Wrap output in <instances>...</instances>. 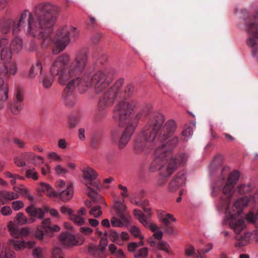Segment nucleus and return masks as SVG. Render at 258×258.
<instances>
[{
	"instance_id": "1",
	"label": "nucleus",
	"mask_w": 258,
	"mask_h": 258,
	"mask_svg": "<svg viewBox=\"0 0 258 258\" xmlns=\"http://www.w3.org/2000/svg\"><path fill=\"white\" fill-rule=\"evenodd\" d=\"M71 57L69 55L63 54L58 56L53 61L50 68V73L53 76H58V81L61 85H64L70 80L63 91L62 96L65 104L71 107L77 101L74 90L84 83L81 76L86 69L88 55L86 52L81 51L68 66Z\"/></svg>"
},
{
	"instance_id": "2",
	"label": "nucleus",
	"mask_w": 258,
	"mask_h": 258,
	"mask_svg": "<svg viewBox=\"0 0 258 258\" xmlns=\"http://www.w3.org/2000/svg\"><path fill=\"white\" fill-rule=\"evenodd\" d=\"M60 11L57 6L40 4L36 7L33 13L26 11L22 14L18 27L20 30L24 29L27 35L42 39V45L46 46L50 43L51 38L46 30L52 26Z\"/></svg>"
},
{
	"instance_id": "3",
	"label": "nucleus",
	"mask_w": 258,
	"mask_h": 258,
	"mask_svg": "<svg viewBox=\"0 0 258 258\" xmlns=\"http://www.w3.org/2000/svg\"><path fill=\"white\" fill-rule=\"evenodd\" d=\"M178 142V139L174 138L155 149V158L150 166L152 171L160 170L163 176H169L177 169L180 163L179 159L170 158L169 148L177 145Z\"/></svg>"
},
{
	"instance_id": "4",
	"label": "nucleus",
	"mask_w": 258,
	"mask_h": 258,
	"mask_svg": "<svg viewBox=\"0 0 258 258\" xmlns=\"http://www.w3.org/2000/svg\"><path fill=\"white\" fill-rule=\"evenodd\" d=\"M79 36V32L72 26H65L59 30L57 37L54 40L55 47L53 53L57 54L63 51L69 44L71 38L76 39Z\"/></svg>"
},
{
	"instance_id": "5",
	"label": "nucleus",
	"mask_w": 258,
	"mask_h": 258,
	"mask_svg": "<svg viewBox=\"0 0 258 258\" xmlns=\"http://www.w3.org/2000/svg\"><path fill=\"white\" fill-rule=\"evenodd\" d=\"M23 47L22 39L19 36H15L14 39L9 43L6 38L0 39V56L2 60L11 59L13 53L19 52Z\"/></svg>"
},
{
	"instance_id": "6",
	"label": "nucleus",
	"mask_w": 258,
	"mask_h": 258,
	"mask_svg": "<svg viewBox=\"0 0 258 258\" xmlns=\"http://www.w3.org/2000/svg\"><path fill=\"white\" fill-rule=\"evenodd\" d=\"M113 73L110 70L98 71L92 77V84L96 94L103 92L110 84Z\"/></svg>"
},
{
	"instance_id": "7",
	"label": "nucleus",
	"mask_w": 258,
	"mask_h": 258,
	"mask_svg": "<svg viewBox=\"0 0 258 258\" xmlns=\"http://www.w3.org/2000/svg\"><path fill=\"white\" fill-rule=\"evenodd\" d=\"M164 121V118L162 114L155 113L151 114L148 124L152 130L146 132L144 135L143 140L146 142H152L155 141L156 144L158 146V147L163 145L162 143L161 145L158 144L160 141L157 140L156 139L157 137V131L163 124Z\"/></svg>"
},
{
	"instance_id": "8",
	"label": "nucleus",
	"mask_w": 258,
	"mask_h": 258,
	"mask_svg": "<svg viewBox=\"0 0 258 258\" xmlns=\"http://www.w3.org/2000/svg\"><path fill=\"white\" fill-rule=\"evenodd\" d=\"M137 106V102L135 100H123L119 102L114 109V119L120 122L126 120Z\"/></svg>"
},
{
	"instance_id": "9",
	"label": "nucleus",
	"mask_w": 258,
	"mask_h": 258,
	"mask_svg": "<svg viewBox=\"0 0 258 258\" xmlns=\"http://www.w3.org/2000/svg\"><path fill=\"white\" fill-rule=\"evenodd\" d=\"M247 32L253 36L249 37L247 41L248 46L253 49V53L258 54V43L256 38H258V12L253 17V20L247 25Z\"/></svg>"
},
{
	"instance_id": "10",
	"label": "nucleus",
	"mask_w": 258,
	"mask_h": 258,
	"mask_svg": "<svg viewBox=\"0 0 258 258\" xmlns=\"http://www.w3.org/2000/svg\"><path fill=\"white\" fill-rule=\"evenodd\" d=\"M55 187L58 191V196L63 202H68L73 198L74 189L72 183L58 179L56 181Z\"/></svg>"
},
{
	"instance_id": "11",
	"label": "nucleus",
	"mask_w": 258,
	"mask_h": 258,
	"mask_svg": "<svg viewBox=\"0 0 258 258\" xmlns=\"http://www.w3.org/2000/svg\"><path fill=\"white\" fill-rule=\"evenodd\" d=\"M82 172L84 184L88 188H98V174L94 169L86 167L83 169Z\"/></svg>"
},
{
	"instance_id": "12",
	"label": "nucleus",
	"mask_w": 258,
	"mask_h": 258,
	"mask_svg": "<svg viewBox=\"0 0 258 258\" xmlns=\"http://www.w3.org/2000/svg\"><path fill=\"white\" fill-rule=\"evenodd\" d=\"M176 128L175 122L173 120H169L166 124L157 130L159 132L156 140L162 142L171 137Z\"/></svg>"
},
{
	"instance_id": "13",
	"label": "nucleus",
	"mask_w": 258,
	"mask_h": 258,
	"mask_svg": "<svg viewBox=\"0 0 258 258\" xmlns=\"http://www.w3.org/2000/svg\"><path fill=\"white\" fill-rule=\"evenodd\" d=\"M61 244L64 247H71L74 246L81 245L83 241L79 240L74 234L69 232L61 233L59 236Z\"/></svg>"
},
{
	"instance_id": "14",
	"label": "nucleus",
	"mask_w": 258,
	"mask_h": 258,
	"mask_svg": "<svg viewBox=\"0 0 258 258\" xmlns=\"http://www.w3.org/2000/svg\"><path fill=\"white\" fill-rule=\"evenodd\" d=\"M119 92V89L114 86L108 89L103 94L99 101L101 106H109L112 105L117 98Z\"/></svg>"
},
{
	"instance_id": "15",
	"label": "nucleus",
	"mask_w": 258,
	"mask_h": 258,
	"mask_svg": "<svg viewBox=\"0 0 258 258\" xmlns=\"http://www.w3.org/2000/svg\"><path fill=\"white\" fill-rule=\"evenodd\" d=\"M234 238L237 241L235 243V247H240L243 246L247 245L253 239L257 241L258 239L257 229L252 232L245 233L241 236L236 235Z\"/></svg>"
},
{
	"instance_id": "16",
	"label": "nucleus",
	"mask_w": 258,
	"mask_h": 258,
	"mask_svg": "<svg viewBox=\"0 0 258 258\" xmlns=\"http://www.w3.org/2000/svg\"><path fill=\"white\" fill-rule=\"evenodd\" d=\"M3 60L4 62L0 63V75L6 77H10L15 75L17 72V65L13 61Z\"/></svg>"
},
{
	"instance_id": "17",
	"label": "nucleus",
	"mask_w": 258,
	"mask_h": 258,
	"mask_svg": "<svg viewBox=\"0 0 258 258\" xmlns=\"http://www.w3.org/2000/svg\"><path fill=\"white\" fill-rule=\"evenodd\" d=\"M229 225L236 235H239L246 227L245 220L242 217L229 220Z\"/></svg>"
},
{
	"instance_id": "18",
	"label": "nucleus",
	"mask_w": 258,
	"mask_h": 258,
	"mask_svg": "<svg viewBox=\"0 0 258 258\" xmlns=\"http://www.w3.org/2000/svg\"><path fill=\"white\" fill-rule=\"evenodd\" d=\"M135 127V125L131 124L126 127L119 142L118 147L120 149L124 148L127 145L134 132Z\"/></svg>"
},
{
	"instance_id": "19",
	"label": "nucleus",
	"mask_w": 258,
	"mask_h": 258,
	"mask_svg": "<svg viewBox=\"0 0 258 258\" xmlns=\"http://www.w3.org/2000/svg\"><path fill=\"white\" fill-rule=\"evenodd\" d=\"M8 85L3 80H0V109L5 107V103L8 99Z\"/></svg>"
},
{
	"instance_id": "20",
	"label": "nucleus",
	"mask_w": 258,
	"mask_h": 258,
	"mask_svg": "<svg viewBox=\"0 0 258 258\" xmlns=\"http://www.w3.org/2000/svg\"><path fill=\"white\" fill-rule=\"evenodd\" d=\"M37 190L40 193H44L49 197H56L58 196L56 191L49 184L41 182L37 187Z\"/></svg>"
},
{
	"instance_id": "21",
	"label": "nucleus",
	"mask_w": 258,
	"mask_h": 258,
	"mask_svg": "<svg viewBox=\"0 0 258 258\" xmlns=\"http://www.w3.org/2000/svg\"><path fill=\"white\" fill-rule=\"evenodd\" d=\"M185 181L186 177L184 174L178 173L170 182V188L171 190H175L177 187L184 184Z\"/></svg>"
},
{
	"instance_id": "22",
	"label": "nucleus",
	"mask_w": 258,
	"mask_h": 258,
	"mask_svg": "<svg viewBox=\"0 0 258 258\" xmlns=\"http://www.w3.org/2000/svg\"><path fill=\"white\" fill-rule=\"evenodd\" d=\"M19 197V194L12 191L2 190L0 191V200L3 204H6L9 201L17 199Z\"/></svg>"
},
{
	"instance_id": "23",
	"label": "nucleus",
	"mask_w": 258,
	"mask_h": 258,
	"mask_svg": "<svg viewBox=\"0 0 258 258\" xmlns=\"http://www.w3.org/2000/svg\"><path fill=\"white\" fill-rule=\"evenodd\" d=\"M26 212L30 217H36L39 219H43L44 218L45 211L41 208H36L31 206L26 209Z\"/></svg>"
},
{
	"instance_id": "24",
	"label": "nucleus",
	"mask_w": 258,
	"mask_h": 258,
	"mask_svg": "<svg viewBox=\"0 0 258 258\" xmlns=\"http://www.w3.org/2000/svg\"><path fill=\"white\" fill-rule=\"evenodd\" d=\"M226 213L228 216L229 220H230L241 217V215L242 212L234 204L232 206L227 208Z\"/></svg>"
},
{
	"instance_id": "25",
	"label": "nucleus",
	"mask_w": 258,
	"mask_h": 258,
	"mask_svg": "<svg viewBox=\"0 0 258 258\" xmlns=\"http://www.w3.org/2000/svg\"><path fill=\"white\" fill-rule=\"evenodd\" d=\"M7 227L11 235L13 238L17 239L22 236L21 229L16 227L15 224L13 221H9L8 223Z\"/></svg>"
},
{
	"instance_id": "26",
	"label": "nucleus",
	"mask_w": 258,
	"mask_h": 258,
	"mask_svg": "<svg viewBox=\"0 0 258 258\" xmlns=\"http://www.w3.org/2000/svg\"><path fill=\"white\" fill-rule=\"evenodd\" d=\"M9 242L13 248L17 251L22 250L25 248V241L23 240L12 238L9 240Z\"/></svg>"
},
{
	"instance_id": "27",
	"label": "nucleus",
	"mask_w": 258,
	"mask_h": 258,
	"mask_svg": "<svg viewBox=\"0 0 258 258\" xmlns=\"http://www.w3.org/2000/svg\"><path fill=\"white\" fill-rule=\"evenodd\" d=\"M15 221L17 225H23L29 223H33L35 221L34 219H31L29 222L27 218L24 216L23 213H18L15 217Z\"/></svg>"
},
{
	"instance_id": "28",
	"label": "nucleus",
	"mask_w": 258,
	"mask_h": 258,
	"mask_svg": "<svg viewBox=\"0 0 258 258\" xmlns=\"http://www.w3.org/2000/svg\"><path fill=\"white\" fill-rule=\"evenodd\" d=\"M15 23L13 19H8L4 20L1 27V31L3 34H7L11 30V26Z\"/></svg>"
},
{
	"instance_id": "29",
	"label": "nucleus",
	"mask_w": 258,
	"mask_h": 258,
	"mask_svg": "<svg viewBox=\"0 0 258 258\" xmlns=\"http://www.w3.org/2000/svg\"><path fill=\"white\" fill-rule=\"evenodd\" d=\"M42 70V66L40 62L37 61L33 65L30 71L29 76L31 78H34L38 74H41Z\"/></svg>"
},
{
	"instance_id": "30",
	"label": "nucleus",
	"mask_w": 258,
	"mask_h": 258,
	"mask_svg": "<svg viewBox=\"0 0 258 258\" xmlns=\"http://www.w3.org/2000/svg\"><path fill=\"white\" fill-rule=\"evenodd\" d=\"M254 188L251 183L241 184L238 187V191L240 194H246L250 192Z\"/></svg>"
},
{
	"instance_id": "31",
	"label": "nucleus",
	"mask_w": 258,
	"mask_h": 258,
	"mask_svg": "<svg viewBox=\"0 0 258 258\" xmlns=\"http://www.w3.org/2000/svg\"><path fill=\"white\" fill-rule=\"evenodd\" d=\"M134 215L143 225H147L148 224V221H146V220L148 218L146 217L145 215L141 210L138 209L134 210Z\"/></svg>"
},
{
	"instance_id": "32",
	"label": "nucleus",
	"mask_w": 258,
	"mask_h": 258,
	"mask_svg": "<svg viewBox=\"0 0 258 258\" xmlns=\"http://www.w3.org/2000/svg\"><path fill=\"white\" fill-rule=\"evenodd\" d=\"M130 231L136 238H139L140 241H143L144 236L142 234L140 229L135 225L131 226Z\"/></svg>"
},
{
	"instance_id": "33",
	"label": "nucleus",
	"mask_w": 258,
	"mask_h": 258,
	"mask_svg": "<svg viewBox=\"0 0 258 258\" xmlns=\"http://www.w3.org/2000/svg\"><path fill=\"white\" fill-rule=\"evenodd\" d=\"M124 200L122 201H115L114 203V208L116 211L117 214L124 213L127 212L126 207L123 203Z\"/></svg>"
},
{
	"instance_id": "34",
	"label": "nucleus",
	"mask_w": 258,
	"mask_h": 258,
	"mask_svg": "<svg viewBox=\"0 0 258 258\" xmlns=\"http://www.w3.org/2000/svg\"><path fill=\"white\" fill-rule=\"evenodd\" d=\"M249 202V200L247 197H243L238 199L234 204L242 212L243 209L246 207Z\"/></svg>"
},
{
	"instance_id": "35",
	"label": "nucleus",
	"mask_w": 258,
	"mask_h": 258,
	"mask_svg": "<svg viewBox=\"0 0 258 258\" xmlns=\"http://www.w3.org/2000/svg\"><path fill=\"white\" fill-rule=\"evenodd\" d=\"M161 221L165 225L168 226L170 224L171 221L175 222L176 221V219L174 217L173 215L166 213L161 217Z\"/></svg>"
},
{
	"instance_id": "36",
	"label": "nucleus",
	"mask_w": 258,
	"mask_h": 258,
	"mask_svg": "<svg viewBox=\"0 0 258 258\" xmlns=\"http://www.w3.org/2000/svg\"><path fill=\"white\" fill-rule=\"evenodd\" d=\"M239 178V173L237 171H234L230 174L227 182L230 184H233L234 186L236 184Z\"/></svg>"
},
{
	"instance_id": "37",
	"label": "nucleus",
	"mask_w": 258,
	"mask_h": 258,
	"mask_svg": "<svg viewBox=\"0 0 258 258\" xmlns=\"http://www.w3.org/2000/svg\"><path fill=\"white\" fill-rule=\"evenodd\" d=\"M148 255V249L146 247L140 248L135 252L134 256L135 258H147Z\"/></svg>"
},
{
	"instance_id": "38",
	"label": "nucleus",
	"mask_w": 258,
	"mask_h": 258,
	"mask_svg": "<svg viewBox=\"0 0 258 258\" xmlns=\"http://www.w3.org/2000/svg\"><path fill=\"white\" fill-rule=\"evenodd\" d=\"M54 81L53 77L49 75H45L42 79V84L43 86L45 88H49L52 85Z\"/></svg>"
},
{
	"instance_id": "39",
	"label": "nucleus",
	"mask_w": 258,
	"mask_h": 258,
	"mask_svg": "<svg viewBox=\"0 0 258 258\" xmlns=\"http://www.w3.org/2000/svg\"><path fill=\"white\" fill-rule=\"evenodd\" d=\"M53 170L54 173L58 176H63L68 173V169L60 164L55 165L53 168Z\"/></svg>"
},
{
	"instance_id": "40",
	"label": "nucleus",
	"mask_w": 258,
	"mask_h": 258,
	"mask_svg": "<svg viewBox=\"0 0 258 258\" xmlns=\"http://www.w3.org/2000/svg\"><path fill=\"white\" fill-rule=\"evenodd\" d=\"M47 158L50 162H61L62 160L61 155L55 152H50L47 154Z\"/></svg>"
},
{
	"instance_id": "41",
	"label": "nucleus",
	"mask_w": 258,
	"mask_h": 258,
	"mask_svg": "<svg viewBox=\"0 0 258 258\" xmlns=\"http://www.w3.org/2000/svg\"><path fill=\"white\" fill-rule=\"evenodd\" d=\"M89 214L94 218H98L102 214L100 206H96L92 207L89 211Z\"/></svg>"
},
{
	"instance_id": "42",
	"label": "nucleus",
	"mask_w": 258,
	"mask_h": 258,
	"mask_svg": "<svg viewBox=\"0 0 258 258\" xmlns=\"http://www.w3.org/2000/svg\"><path fill=\"white\" fill-rule=\"evenodd\" d=\"M235 186L226 182L223 188V192L228 197H231L233 193V189Z\"/></svg>"
},
{
	"instance_id": "43",
	"label": "nucleus",
	"mask_w": 258,
	"mask_h": 258,
	"mask_svg": "<svg viewBox=\"0 0 258 258\" xmlns=\"http://www.w3.org/2000/svg\"><path fill=\"white\" fill-rule=\"evenodd\" d=\"M69 219L78 226L83 225L85 223V219L77 214H73Z\"/></svg>"
},
{
	"instance_id": "44",
	"label": "nucleus",
	"mask_w": 258,
	"mask_h": 258,
	"mask_svg": "<svg viewBox=\"0 0 258 258\" xmlns=\"http://www.w3.org/2000/svg\"><path fill=\"white\" fill-rule=\"evenodd\" d=\"M14 254L15 253L13 251L3 247L0 253V258H13Z\"/></svg>"
},
{
	"instance_id": "45",
	"label": "nucleus",
	"mask_w": 258,
	"mask_h": 258,
	"mask_svg": "<svg viewBox=\"0 0 258 258\" xmlns=\"http://www.w3.org/2000/svg\"><path fill=\"white\" fill-rule=\"evenodd\" d=\"M157 247L160 250L170 253L171 252V248L169 244L165 241H160L157 244Z\"/></svg>"
},
{
	"instance_id": "46",
	"label": "nucleus",
	"mask_w": 258,
	"mask_h": 258,
	"mask_svg": "<svg viewBox=\"0 0 258 258\" xmlns=\"http://www.w3.org/2000/svg\"><path fill=\"white\" fill-rule=\"evenodd\" d=\"M32 255L35 258H43L44 257V250L40 247H36L33 250Z\"/></svg>"
},
{
	"instance_id": "47",
	"label": "nucleus",
	"mask_w": 258,
	"mask_h": 258,
	"mask_svg": "<svg viewBox=\"0 0 258 258\" xmlns=\"http://www.w3.org/2000/svg\"><path fill=\"white\" fill-rule=\"evenodd\" d=\"M144 245V241H140L139 243L137 242H130L127 245V250L130 252H136V248L140 246H143Z\"/></svg>"
},
{
	"instance_id": "48",
	"label": "nucleus",
	"mask_w": 258,
	"mask_h": 258,
	"mask_svg": "<svg viewBox=\"0 0 258 258\" xmlns=\"http://www.w3.org/2000/svg\"><path fill=\"white\" fill-rule=\"evenodd\" d=\"M9 108L12 113L14 114H18L22 109V106L15 102L11 103Z\"/></svg>"
},
{
	"instance_id": "49",
	"label": "nucleus",
	"mask_w": 258,
	"mask_h": 258,
	"mask_svg": "<svg viewBox=\"0 0 258 258\" xmlns=\"http://www.w3.org/2000/svg\"><path fill=\"white\" fill-rule=\"evenodd\" d=\"M119 235V233H118L116 231H112L110 234V237L113 242L119 245H122L123 243L120 240Z\"/></svg>"
},
{
	"instance_id": "50",
	"label": "nucleus",
	"mask_w": 258,
	"mask_h": 258,
	"mask_svg": "<svg viewBox=\"0 0 258 258\" xmlns=\"http://www.w3.org/2000/svg\"><path fill=\"white\" fill-rule=\"evenodd\" d=\"M90 189V191L88 192V196L91 198L93 201L97 202V200L101 199L102 197L100 195H99L97 192L95 190V189L98 188H88Z\"/></svg>"
},
{
	"instance_id": "51",
	"label": "nucleus",
	"mask_w": 258,
	"mask_h": 258,
	"mask_svg": "<svg viewBox=\"0 0 258 258\" xmlns=\"http://www.w3.org/2000/svg\"><path fill=\"white\" fill-rule=\"evenodd\" d=\"M184 252L186 256H191L197 255L195 252L194 246L191 244H187L184 249Z\"/></svg>"
},
{
	"instance_id": "52",
	"label": "nucleus",
	"mask_w": 258,
	"mask_h": 258,
	"mask_svg": "<svg viewBox=\"0 0 258 258\" xmlns=\"http://www.w3.org/2000/svg\"><path fill=\"white\" fill-rule=\"evenodd\" d=\"M24 207V203L20 200L15 201L12 203V208L15 211H18Z\"/></svg>"
},
{
	"instance_id": "53",
	"label": "nucleus",
	"mask_w": 258,
	"mask_h": 258,
	"mask_svg": "<svg viewBox=\"0 0 258 258\" xmlns=\"http://www.w3.org/2000/svg\"><path fill=\"white\" fill-rule=\"evenodd\" d=\"M15 96L18 102H22L24 100V91L20 88H17L15 91Z\"/></svg>"
},
{
	"instance_id": "54",
	"label": "nucleus",
	"mask_w": 258,
	"mask_h": 258,
	"mask_svg": "<svg viewBox=\"0 0 258 258\" xmlns=\"http://www.w3.org/2000/svg\"><path fill=\"white\" fill-rule=\"evenodd\" d=\"M26 176L29 178L36 180L38 178V173L34 169H28L26 171Z\"/></svg>"
},
{
	"instance_id": "55",
	"label": "nucleus",
	"mask_w": 258,
	"mask_h": 258,
	"mask_svg": "<svg viewBox=\"0 0 258 258\" xmlns=\"http://www.w3.org/2000/svg\"><path fill=\"white\" fill-rule=\"evenodd\" d=\"M119 189L120 190V195L124 198H130V196L128 193V191L126 186L122 185V184H119L118 185Z\"/></svg>"
},
{
	"instance_id": "56",
	"label": "nucleus",
	"mask_w": 258,
	"mask_h": 258,
	"mask_svg": "<svg viewBox=\"0 0 258 258\" xmlns=\"http://www.w3.org/2000/svg\"><path fill=\"white\" fill-rule=\"evenodd\" d=\"M118 216L120 218L121 222H123V224H127L130 222V216L128 214L127 212H124L119 213L117 214Z\"/></svg>"
},
{
	"instance_id": "57",
	"label": "nucleus",
	"mask_w": 258,
	"mask_h": 258,
	"mask_svg": "<svg viewBox=\"0 0 258 258\" xmlns=\"http://www.w3.org/2000/svg\"><path fill=\"white\" fill-rule=\"evenodd\" d=\"M245 219L251 223H254L258 218L257 214L255 215L253 212H250L245 216Z\"/></svg>"
},
{
	"instance_id": "58",
	"label": "nucleus",
	"mask_w": 258,
	"mask_h": 258,
	"mask_svg": "<svg viewBox=\"0 0 258 258\" xmlns=\"http://www.w3.org/2000/svg\"><path fill=\"white\" fill-rule=\"evenodd\" d=\"M108 244V240L106 238H102L98 246L97 249L100 251H103Z\"/></svg>"
},
{
	"instance_id": "59",
	"label": "nucleus",
	"mask_w": 258,
	"mask_h": 258,
	"mask_svg": "<svg viewBox=\"0 0 258 258\" xmlns=\"http://www.w3.org/2000/svg\"><path fill=\"white\" fill-rule=\"evenodd\" d=\"M60 211L62 214L69 216V217H71L74 214L73 209L66 206H63L61 207Z\"/></svg>"
},
{
	"instance_id": "60",
	"label": "nucleus",
	"mask_w": 258,
	"mask_h": 258,
	"mask_svg": "<svg viewBox=\"0 0 258 258\" xmlns=\"http://www.w3.org/2000/svg\"><path fill=\"white\" fill-rule=\"evenodd\" d=\"M146 221H148V223L147 225H144L145 227H149L151 230L154 232L159 230V228L157 225L152 222L150 218H148Z\"/></svg>"
},
{
	"instance_id": "61",
	"label": "nucleus",
	"mask_w": 258,
	"mask_h": 258,
	"mask_svg": "<svg viewBox=\"0 0 258 258\" xmlns=\"http://www.w3.org/2000/svg\"><path fill=\"white\" fill-rule=\"evenodd\" d=\"M120 133L121 130L119 127H116L113 128L111 130V137L112 139L115 141H117Z\"/></svg>"
},
{
	"instance_id": "62",
	"label": "nucleus",
	"mask_w": 258,
	"mask_h": 258,
	"mask_svg": "<svg viewBox=\"0 0 258 258\" xmlns=\"http://www.w3.org/2000/svg\"><path fill=\"white\" fill-rule=\"evenodd\" d=\"M135 89L134 87L131 85H128L124 88V92L125 93V96L128 97L133 94L134 92Z\"/></svg>"
},
{
	"instance_id": "63",
	"label": "nucleus",
	"mask_w": 258,
	"mask_h": 258,
	"mask_svg": "<svg viewBox=\"0 0 258 258\" xmlns=\"http://www.w3.org/2000/svg\"><path fill=\"white\" fill-rule=\"evenodd\" d=\"M12 210L9 206H4L1 210V213L4 216H7L12 214Z\"/></svg>"
},
{
	"instance_id": "64",
	"label": "nucleus",
	"mask_w": 258,
	"mask_h": 258,
	"mask_svg": "<svg viewBox=\"0 0 258 258\" xmlns=\"http://www.w3.org/2000/svg\"><path fill=\"white\" fill-rule=\"evenodd\" d=\"M111 224L113 227H120L123 226V222H121L120 219L115 217H113L111 220Z\"/></svg>"
}]
</instances>
